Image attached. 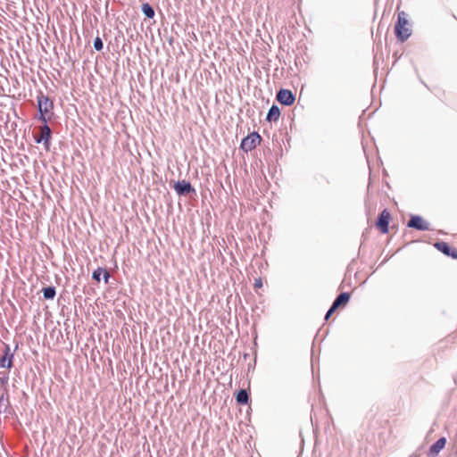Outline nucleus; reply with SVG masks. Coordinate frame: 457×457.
Masks as SVG:
<instances>
[{
  "label": "nucleus",
  "mask_w": 457,
  "mask_h": 457,
  "mask_svg": "<svg viewBox=\"0 0 457 457\" xmlns=\"http://www.w3.org/2000/svg\"><path fill=\"white\" fill-rule=\"evenodd\" d=\"M395 34L400 42L406 41L411 35L407 14L403 11L398 12L397 21L395 24Z\"/></svg>",
  "instance_id": "f257e3e1"
},
{
  "label": "nucleus",
  "mask_w": 457,
  "mask_h": 457,
  "mask_svg": "<svg viewBox=\"0 0 457 457\" xmlns=\"http://www.w3.org/2000/svg\"><path fill=\"white\" fill-rule=\"evenodd\" d=\"M37 108L39 114L37 117V119L42 123H46L48 120H50L51 116L54 115L53 109H54V104L49 99L48 96L40 94L37 96Z\"/></svg>",
  "instance_id": "f03ea898"
},
{
  "label": "nucleus",
  "mask_w": 457,
  "mask_h": 457,
  "mask_svg": "<svg viewBox=\"0 0 457 457\" xmlns=\"http://www.w3.org/2000/svg\"><path fill=\"white\" fill-rule=\"evenodd\" d=\"M262 140L261 136L257 132H252L243 138L240 147L245 153L254 149Z\"/></svg>",
  "instance_id": "7ed1b4c3"
},
{
  "label": "nucleus",
  "mask_w": 457,
  "mask_h": 457,
  "mask_svg": "<svg viewBox=\"0 0 457 457\" xmlns=\"http://www.w3.org/2000/svg\"><path fill=\"white\" fill-rule=\"evenodd\" d=\"M277 100L283 105H292L295 101V96L289 89L281 88L276 96Z\"/></svg>",
  "instance_id": "20e7f679"
},
{
  "label": "nucleus",
  "mask_w": 457,
  "mask_h": 457,
  "mask_svg": "<svg viewBox=\"0 0 457 457\" xmlns=\"http://www.w3.org/2000/svg\"><path fill=\"white\" fill-rule=\"evenodd\" d=\"M174 189L179 195L195 194V189L193 187L191 183L187 180L177 181L174 185Z\"/></svg>",
  "instance_id": "39448f33"
},
{
  "label": "nucleus",
  "mask_w": 457,
  "mask_h": 457,
  "mask_svg": "<svg viewBox=\"0 0 457 457\" xmlns=\"http://www.w3.org/2000/svg\"><path fill=\"white\" fill-rule=\"evenodd\" d=\"M390 218L391 214L386 209L383 210L382 212L378 215L376 225L382 233L388 232V224Z\"/></svg>",
  "instance_id": "423d86ee"
},
{
  "label": "nucleus",
  "mask_w": 457,
  "mask_h": 457,
  "mask_svg": "<svg viewBox=\"0 0 457 457\" xmlns=\"http://www.w3.org/2000/svg\"><path fill=\"white\" fill-rule=\"evenodd\" d=\"M434 246L446 256L457 259V249L454 247H451L448 243L439 241L436 242L434 244Z\"/></svg>",
  "instance_id": "0eeeda50"
},
{
  "label": "nucleus",
  "mask_w": 457,
  "mask_h": 457,
  "mask_svg": "<svg viewBox=\"0 0 457 457\" xmlns=\"http://www.w3.org/2000/svg\"><path fill=\"white\" fill-rule=\"evenodd\" d=\"M13 353L9 345H4V354L0 357V367L10 369L12 366Z\"/></svg>",
  "instance_id": "6e6552de"
},
{
  "label": "nucleus",
  "mask_w": 457,
  "mask_h": 457,
  "mask_svg": "<svg viewBox=\"0 0 457 457\" xmlns=\"http://www.w3.org/2000/svg\"><path fill=\"white\" fill-rule=\"evenodd\" d=\"M408 227L412 228L418 230H427L428 229V224L418 215H412L408 221Z\"/></svg>",
  "instance_id": "1a4fd4ad"
},
{
  "label": "nucleus",
  "mask_w": 457,
  "mask_h": 457,
  "mask_svg": "<svg viewBox=\"0 0 457 457\" xmlns=\"http://www.w3.org/2000/svg\"><path fill=\"white\" fill-rule=\"evenodd\" d=\"M52 130L50 127L46 123H43V126L40 127V136L41 138H44V146L46 150H49L50 148V139H51Z\"/></svg>",
  "instance_id": "9d476101"
},
{
  "label": "nucleus",
  "mask_w": 457,
  "mask_h": 457,
  "mask_svg": "<svg viewBox=\"0 0 457 457\" xmlns=\"http://www.w3.org/2000/svg\"><path fill=\"white\" fill-rule=\"evenodd\" d=\"M280 117V109L278 105L272 104L268 111L266 120L270 122L278 120Z\"/></svg>",
  "instance_id": "9b49d317"
},
{
  "label": "nucleus",
  "mask_w": 457,
  "mask_h": 457,
  "mask_svg": "<svg viewBox=\"0 0 457 457\" xmlns=\"http://www.w3.org/2000/svg\"><path fill=\"white\" fill-rule=\"evenodd\" d=\"M350 294L347 292L341 293L338 295L336 299L333 302V305L337 308L340 307L341 305L346 304L350 300Z\"/></svg>",
  "instance_id": "f8f14e48"
},
{
  "label": "nucleus",
  "mask_w": 457,
  "mask_h": 457,
  "mask_svg": "<svg viewBox=\"0 0 457 457\" xmlns=\"http://www.w3.org/2000/svg\"><path fill=\"white\" fill-rule=\"evenodd\" d=\"M446 438L441 437L435 444L430 445V453L437 454L445 445Z\"/></svg>",
  "instance_id": "ddd939ff"
},
{
  "label": "nucleus",
  "mask_w": 457,
  "mask_h": 457,
  "mask_svg": "<svg viewBox=\"0 0 457 457\" xmlns=\"http://www.w3.org/2000/svg\"><path fill=\"white\" fill-rule=\"evenodd\" d=\"M236 400L240 404H247L249 402V394L245 389H240L237 395Z\"/></svg>",
  "instance_id": "4468645a"
},
{
  "label": "nucleus",
  "mask_w": 457,
  "mask_h": 457,
  "mask_svg": "<svg viewBox=\"0 0 457 457\" xmlns=\"http://www.w3.org/2000/svg\"><path fill=\"white\" fill-rule=\"evenodd\" d=\"M141 10L146 18L152 19L154 17V14H155L154 10L152 7V5L149 4L148 3L143 4Z\"/></svg>",
  "instance_id": "2eb2a0df"
},
{
  "label": "nucleus",
  "mask_w": 457,
  "mask_h": 457,
  "mask_svg": "<svg viewBox=\"0 0 457 457\" xmlns=\"http://www.w3.org/2000/svg\"><path fill=\"white\" fill-rule=\"evenodd\" d=\"M43 296L45 299L52 300L54 298L56 295V290L54 287H46L42 289Z\"/></svg>",
  "instance_id": "dca6fc26"
},
{
  "label": "nucleus",
  "mask_w": 457,
  "mask_h": 457,
  "mask_svg": "<svg viewBox=\"0 0 457 457\" xmlns=\"http://www.w3.org/2000/svg\"><path fill=\"white\" fill-rule=\"evenodd\" d=\"M411 457H428V449L423 445Z\"/></svg>",
  "instance_id": "f3484780"
},
{
  "label": "nucleus",
  "mask_w": 457,
  "mask_h": 457,
  "mask_svg": "<svg viewBox=\"0 0 457 457\" xmlns=\"http://www.w3.org/2000/svg\"><path fill=\"white\" fill-rule=\"evenodd\" d=\"M103 271H104V269L103 268H97L96 270H95L92 274L93 279H95L97 282H100Z\"/></svg>",
  "instance_id": "a211bd4d"
},
{
  "label": "nucleus",
  "mask_w": 457,
  "mask_h": 457,
  "mask_svg": "<svg viewBox=\"0 0 457 457\" xmlns=\"http://www.w3.org/2000/svg\"><path fill=\"white\" fill-rule=\"evenodd\" d=\"M94 47L96 51H101L104 47V43L99 37L94 39Z\"/></svg>",
  "instance_id": "6ab92c4d"
},
{
  "label": "nucleus",
  "mask_w": 457,
  "mask_h": 457,
  "mask_svg": "<svg viewBox=\"0 0 457 457\" xmlns=\"http://www.w3.org/2000/svg\"><path fill=\"white\" fill-rule=\"evenodd\" d=\"M8 380H9L8 374L0 372V384L2 386H5V385H7Z\"/></svg>",
  "instance_id": "aec40b11"
},
{
  "label": "nucleus",
  "mask_w": 457,
  "mask_h": 457,
  "mask_svg": "<svg viewBox=\"0 0 457 457\" xmlns=\"http://www.w3.org/2000/svg\"><path fill=\"white\" fill-rule=\"evenodd\" d=\"M337 308L332 304L325 315V320H328V318L337 311Z\"/></svg>",
  "instance_id": "412c9836"
},
{
  "label": "nucleus",
  "mask_w": 457,
  "mask_h": 457,
  "mask_svg": "<svg viewBox=\"0 0 457 457\" xmlns=\"http://www.w3.org/2000/svg\"><path fill=\"white\" fill-rule=\"evenodd\" d=\"M8 403H9L8 398L4 397V395H1L0 396V406H2V405L7 406Z\"/></svg>",
  "instance_id": "4be33fe9"
},
{
  "label": "nucleus",
  "mask_w": 457,
  "mask_h": 457,
  "mask_svg": "<svg viewBox=\"0 0 457 457\" xmlns=\"http://www.w3.org/2000/svg\"><path fill=\"white\" fill-rule=\"evenodd\" d=\"M103 275H104V282L108 283L109 278H110V274H109L108 270L104 269V271H103Z\"/></svg>",
  "instance_id": "5701e85b"
},
{
  "label": "nucleus",
  "mask_w": 457,
  "mask_h": 457,
  "mask_svg": "<svg viewBox=\"0 0 457 457\" xmlns=\"http://www.w3.org/2000/svg\"><path fill=\"white\" fill-rule=\"evenodd\" d=\"M262 286V279L261 278L255 279L254 287H261Z\"/></svg>",
  "instance_id": "b1692460"
},
{
  "label": "nucleus",
  "mask_w": 457,
  "mask_h": 457,
  "mask_svg": "<svg viewBox=\"0 0 457 457\" xmlns=\"http://www.w3.org/2000/svg\"><path fill=\"white\" fill-rule=\"evenodd\" d=\"M35 141H36V143H37V144H39V143H41V142H43V143H44V138H41V136H40V135H38V136H36V137H35Z\"/></svg>",
  "instance_id": "393cba45"
},
{
  "label": "nucleus",
  "mask_w": 457,
  "mask_h": 457,
  "mask_svg": "<svg viewBox=\"0 0 457 457\" xmlns=\"http://www.w3.org/2000/svg\"><path fill=\"white\" fill-rule=\"evenodd\" d=\"M421 82L424 85V87H427V84L423 80H421Z\"/></svg>",
  "instance_id": "a878e982"
}]
</instances>
